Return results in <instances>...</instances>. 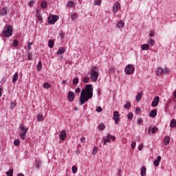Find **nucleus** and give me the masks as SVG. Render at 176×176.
<instances>
[{"instance_id":"1","label":"nucleus","mask_w":176,"mask_h":176,"mask_svg":"<svg viewBox=\"0 0 176 176\" xmlns=\"http://www.w3.org/2000/svg\"><path fill=\"white\" fill-rule=\"evenodd\" d=\"M91 98H93V85L91 84L87 85L81 91L80 96V105H83L87 102Z\"/></svg>"},{"instance_id":"2","label":"nucleus","mask_w":176,"mask_h":176,"mask_svg":"<svg viewBox=\"0 0 176 176\" xmlns=\"http://www.w3.org/2000/svg\"><path fill=\"white\" fill-rule=\"evenodd\" d=\"M19 135L21 140H25V138H27V133H28V128L25 127L23 124H21L19 126Z\"/></svg>"},{"instance_id":"3","label":"nucleus","mask_w":176,"mask_h":176,"mask_svg":"<svg viewBox=\"0 0 176 176\" xmlns=\"http://www.w3.org/2000/svg\"><path fill=\"white\" fill-rule=\"evenodd\" d=\"M3 35L5 38H9V36L13 35V28H12V25H8L3 28Z\"/></svg>"},{"instance_id":"4","label":"nucleus","mask_w":176,"mask_h":176,"mask_svg":"<svg viewBox=\"0 0 176 176\" xmlns=\"http://www.w3.org/2000/svg\"><path fill=\"white\" fill-rule=\"evenodd\" d=\"M111 140L113 141V142H115L116 140V137L111 135V133H107V136H104L102 138L104 145H107L108 143L111 142Z\"/></svg>"},{"instance_id":"5","label":"nucleus","mask_w":176,"mask_h":176,"mask_svg":"<svg viewBox=\"0 0 176 176\" xmlns=\"http://www.w3.org/2000/svg\"><path fill=\"white\" fill-rule=\"evenodd\" d=\"M135 69L134 68V66H133V65H127L125 67L124 72L126 75H131L132 74H134Z\"/></svg>"},{"instance_id":"6","label":"nucleus","mask_w":176,"mask_h":176,"mask_svg":"<svg viewBox=\"0 0 176 176\" xmlns=\"http://www.w3.org/2000/svg\"><path fill=\"white\" fill-rule=\"evenodd\" d=\"M98 72L96 70H91L90 78L94 82H97V80L98 79Z\"/></svg>"},{"instance_id":"7","label":"nucleus","mask_w":176,"mask_h":176,"mask_svg":"<svg viewBox=\"0 0 176 176\" xmlns=\"http://www.w3.org/2000/svg\"><path fill=\"white\" fill-rule=\"evenodd\" d=\"M58 19L59 17L57 15H50V17H48V23L49 24H54Z\"/></svg>"},{"instance_id":"8","label":"nucleus","mask_w":176,"mask_h":176,"mask_svg":"<svg viewBox=\"0 0 176 176\" xmlns=\"http://www.w3.org/2000/svg\"><path fill=\"white\" fill-rule=\"evenodd\" d=\"M159 101H160V98H159V96H155L151 103V107H153V108L157 107V105H159Z\"/></svg>"},{"instance_id":"9","label":"nucleus","mask_w":176,"mask_h":176,"mask_svg":"<svg viewBox=\"0 0 176 176\" xmlns=\"http://www.w3.org/2000/svg\"><path fill=\"white\" fill-rule=\"evenodd\" d=\"M67 99L69 100V101L72 102V101H74V100L75 99V93L71 91H69L67 94Z\"/></svg>"},{"instance_id":"10","label":"nucleus","mask_w":176,"mask_h":176,"mask_svg":"<svg viewBox=\"0 0 176 176\" xmlns=\"http://www.w3.org/2000/svg\"><path fill=\"white\" fill-rule=\"evenodd\" d=\"M119 9H120V3L116 2L113 7V13H118V10H119Z\"/></svg>"},{"instance_id":"11","label":"nucleus","mask_w":176,"mask_h":176,"mask_svg":"<svg viewBox=\"0 0 176 176\" xmlns=\"http://www.w3.org/2000/svg\"><path fill=\"white\" fill-rule=\"evenodd\" d=\"M59 138L61 141H64L67 138V132L65 131H62L59 135Z\"/></svg>"},{"instance_id":"12","label":"nucleus","mask_w":176,"mask_h":176,"mask_svg":"<svg viewBox=\"0 0 176 176\" xmlns=\"http://www.w3.org/2000/svg\"><path fill=\"white\" fill-rule=\"evenodd\" d=\"M163 74H167V69L158 68L157 69V75H163Z\"/></svg>"},{"instance_id":"13","label":"nucleus","mask_w":176,"mask_h":176,"mask_svg":"<svg viewBox=\"0 0 176 176\" xmlns=\"http://www.w3.org/2000/svg\"><path fill=\"white\" fill-rule=\"evenodd\" d=\"M9 11L8 10V8H3L0 10V15L1 16H5L6 15Z\"/></svg>"},{"instance_id":"14","label":"nucleus","mask_w":176,"mask_h":176,"mask_svg":"<svg viewBox=\"0 0 176 176\" xmlns=\"http://www.w3.org/2000/svg\"><path fill=\"white\" fill-rule=\"evenodd\" d=\"M160 160H162V156L158 155L157 157V160H155L153 162L154 166H155V167H157V166H159V163H160Z\"/></svg>"},{"instance_id":"15","label":"nucleus","mask_w":176,"mask_h":176,"mask_svg":"<svg viewBox=\"0 0 176 176\" xmlns=\"http://www.w3.org/2000/svg\"><path fill=\"white\" fill-rule=\"evenodd\" d=\"M156 115H157V110L156 109L152 110L149 114L150 117L153 118H156Z\"/></svg>"},{"instance_id":"16","label":"nucleus","mask_w":176,"mask_h":176,"mask_svg":"<svg viewBox=\"0 0 176 176\" xmlns=\"http://www.w3.org/2000/svg\"><path fill=\"white\" fill-rule=\"evenodd\" d=\"M141 98H142V94L139 92L135 97V101H137V102H140V101H141Z\"/></svg>"},{"instance_id":"17","label":"nucleus","mask_w":176,"mask_h":176,"mask_svg":"<svg viewBox=\"0 0 176 176\" xmlns=\"http://www.w3.org/2000/svg\"><path fill=\"white\" fill-rule=\"evenodd\" d=\"M140 171L141 176L146 175V168H145V166L142 167Z\"/></svg>"},{"instance_id":"18","label":"nucleus","mask_w":176,"mask_h":176,"mask_svg":"<svg viewBox=\"0 0 176 176\" xmlns=\"http://www.w3.org/2000/svg\"><path fill=\"white\" fill-rule=\"evenodd\" d=\"M63 53H65V49L64 47H60L57 51L56 54H63Z\"/></svg>"},{"instance_id":"19","label":"nucleus","mask_w":176,"mask_h":176,"mask_svg":"<svg viewBox=\"0 0 176 176\" xmlns=\"http://www.w3.org/2000/svg\"><path fill=\"white\" fill-rule=\"evenodd\" d=\"M140 47L142 50H149V44H142Z\"/></svg>"},{"instance_id":"20","label":"nucleus","mask_w":176,"mask_h":176,"mask_svg":"<svg viewBox=\"0 0 176 176\" xmlns=\"http://www.w3.org/2000/svg\"><path fill=\"white\" fill-rule=\"evenodd\" d=\"M118 28H123L124 27V21H120L118 24H117Z\"/></svg>"},{"instance_id":"21","label":"nucleus","mask_w":176,"mask_h":176,"mask_svg":"<svg viewBox=\"0 0 176 176\" xmlns=\"http://www.w3.org/2000/svg\"><path fill=\"white\" fill-rule=\"evenodd\" d=\"M164 145H168L170 144V137L166 136L164 140Z\"/></svg>"},{"instance_id":"22","label":"nucleus","mask_w":176,"mask_h":176,"mask_svg":"<svg viewBox=\"0 0 176 176\" xmlns=\"http://www.w3.org/2000/svg\"><path fill=\"white\" fill-rule=\"evenodd\" d=\"M48 46L50 49H53L54 46V41L52 39L49 40Z\"/></svg>"},{"instance_id":"23","label":"nucleus","mask_w":176,"mask_h":176,"mask_svg":"<svg viewBox=\"0 0 176 176\" xmlns=\"http://www.w3.org/2000/svg\"><path fill=\"white\" fill-rule=\"evenodd\" d=\"M17 79H19V73H15L12 78V82L16 83V82H17Z\"/></svg>"},{"instance_id":"24","label":"nucleus","mask_w":176,"mask_h":176,"mask_svg":"<svg viewBox=\"0 0 176 176\" xmlns=\"http://www.w3.org/2000/svg\"><path fill=\"white\" fill-rule=\"evenodd\" d=\"M43 115L42 114H38L37 116V120L38 122H43L44 120Z\"/></svg>"},{"instance_id":"25","label":"nucleus","mask_w":176,"mask_h":176,"mask_svg":"<svg viewBox=\"0 0 176 176\" xmlns=\"http://www.w3.org/2000/svg\"><path fill=\"white\" fill-rule=\"evenodd\" d=\"M170 126L173 129H175V127H176V120H175V119L171 120V121H170Z\"/></svg>"},{"instance_id":"26","label":"nucleus","mask_w":176,"mask_h":176,"mask_svg":"<svg viewBox=\"0 0 176 176\" xmlns=\"http://www.w3.org/2000/svg\"><path fill=\"white\" fill-rule=\"evenodd\" d=\"M147 42L149 45H151V46L155 45V40L153 38H149Z\"/></svg>"},{"instance_id":"27","label":"nucleus","mask_w":176,"mask_h":176,"mask_svg":"<svg viewBox=\"0 0 176 176\" xmlns=\"http://www.w3.org/2000/svg\"><path fill=\"white\" fill-rule=\"evenodd\" d=\"M41 6L43 9H46V8H47V3H46V1H42Z\"/></svg>"},{"instance_id":"28","label":"nucleus","mask_w":176,"mask_h":176,"mask_svg":"<svg viewBox=\"0 0 176 176\" xmlns=\"http://www.w3.org/2000/svg\"><path fill=\"white\" fill-rule=\"evenodd\" d=\"M98 129L99 130H101V131L105 130V124H104L103 123L100 124L98 125Z\"/></svg>"},{"instance_id":"29","label":"nucleus","mask_w":176,"mask_h":176,"mask_svg":"<svg viewBox=\"0 0 176 176\" xmlns=\"http://www.w3.org/2000/svg\"><path fill=\"white\" fill-rule=\"evenodd\" d=\"M37 18L38 21H42V16H41V12H39V10H37Z\"/></svg>"},{"instance_id":"30","label":"nucleus","mask_w":176,"mask_h":176,"mask_svg":"<svg viewBox=\"0 0 176 176\" xmlns=\"http://www.w3.org/2000/svg\"><path fill=\"white\" fill-rule=\"evenodd\" d=\"M102 0H95L94 1V6H100V5H101V2Z\"/></svg>"},{"instance_id":"31","label":"nucleus","mask_w":176,"mask_h":176,"mask_svg":"<svg viewBox=\"0 0 176 176\" xmlns=\"http://www.w3.org/2000/svg\"><path fill=\"white\" fill-rule=\"evenodd\" d=\"M10 104H11V105H10V109H13L15 107H16V105H17V103H16V102H14L13 101H12L11 102H10Z\"/></svg>"},{"instance_id":"32","label":"nucleus","mask_w":176,"mask_h":176,"mask_svg":"<svg viewBox=\"0 0 176 176\" xmlns=\"http://www.w3.org/2000/svg\"><path fill=\"white\" fill-rule=\"evenodd\" d=\"M7 176H13V169H10L9 171L6 172Z\"/></svg>"},{"instance_id":"33","label":"nucleus","mask_w":176,"mask_h":176,"mask_svg":"<svg viewBox=\"0 0 176 176\" xmlns=\"http://www.w3.org/2000/svg\"><path fill=\"white\" fill-rule=\"evenodd\" d=\"M74 5H75V2L70 1L67 3V6L69 8H73Z\"/></svg>"},{"instance_id":"34","label":"nucleus","mask_w":176,"mask_h":176,"mask_svg":"<svg viewBox=\"0 0 176 176\" xmlns=\"http://www.w3.org/2000/svg\"><path fill=\"white\" fill-rule=\"evenodd\" d=\"M43 87H44V89H49V88L52 87V85H50V84H49L48 82H45L43 85Z\"/></svg>"},{"instance_id":"35","label":"nucleus","mask_w":176,"mask_h":176,"mask_svg":"<svg viewBox=\"0 0 176 176\" xmlns=\"http://www.w3.org/2000/svg\"><path fill=\"white\" fill-rule=\"evenodd\" d=\"M77 171H78V168L76 167V166H72L73 174H76Z\"/></svg>"},{"instance_id":"36","label":"nucleus","mask_w":176,"mask_h":176,"mask_svg":"<svg viewBox=\"0 0 176 176\" xmlns=\"http://www.w3.org/2000/svg\"><path fill=\"white\" fill-rule=\"evenodd\" d=\"M79 83V78H76L73 80V85H76Z\"/></svg>"},{"instance_id":"37","label":"nucleus","mask_w":176,"mask_h":176,"mask_svg":"<svg viewBox=\"0 0 176 176\" xmlns=\"http://www.w3.org/2000/svg\"><path fill=\"white\" fill-rule=\"evenodd\" d=\"M113 120H115L116 124H118L119 122H120V118L117 117V118H113Z\"/></svg>"},{"instance_id":"38","label":"nucleus","mask_w":176,"mask_h":176,"mask_svg":"<svg viewBox=\"0 0 176 176\" xmlns=\"http://www.w3.org/2000/svg\"><path fill=\"white\" fill-rule=\"evenodd\" d=\"M130 107H131V104H130L129 102H126V103L124 106V107L126 108V109L130 108Z\"/></svg>"},{"instance_id":"39","label":"nucleus","mask_w":176,"mask_h":176,"mask_svg":"<svg viewBox=\"0 0 176 176\" xmlns=\"http://www.w3.org/2000/svg\"><path fill=\"white\" fill-rule=\"evenodd\" d=\"M59 36H60V39H63L65 37V33L60 32L59 33Z\"/></svg>"},{"instance_id":"40","label":"nucleus","mask_w":176,"mask_h":176,"mask_svg":"<svg viewBox=\"0 0 176 176\" xmlns=\"http://www.w3.org/2000/svg\"><path fill=\"white\" fill-rule=\"evenodd\" d=\"M89 80H90V78L89 77H85L82 79L84 83H89Z\"/></svg>"},{"instance_id":"41","label":"nucleus","mask_w":176,"mask_h":176,"mask_svg":"<svg viewBox=\"0 0 176 176\" xmlns=\"http://www.w3.org/2000/svg\"><path fill=\"white\" fill-rule=\"evenodd\" d=\"M133 113H129L127 116L129 120H131V119H133Z\"/></svg>"},{"instance_id":"42","label":"nucleus","mask_w":176,"mask_h":176,"mask_svg":"<svg viewBox=\"0 0 176 176\" xmlns=\"http://www.w3.org/2000/svg\"><path fill=\"white\" fill-rule=\"evenodd\" d=\"M41 68H42V63L39 61L37 66V71H41Z\"/></svg>"},{"instance_id":"43","label":"nucleus","mask_w":176,"mask_h":176,"mask_svg":"<svg viewBox=\"0 0 176 176\" xmlns=\"http://www.w3.org/2000/svg\"><path fill=\"white\" fill-rule=\"evenodd\" d=\"M35 166H36V167L37 168H39V167H41V162H39V161H36Z\"/></svg>"},{"instance_id":"44","label":"nucleus","mask_w":176,"mask_h":176,"mask_svg":"<svg viewBox=\"0 0 176 176\" xmlns=\"http://www.w3.org/2000/svg\"><path fill=\"white\" fill-rule=\"evenodd\" d=\"M14 145H15V146H19V145H20V141H19V140H15L14 141Z\"/></svg>"},{"instance_id":"45","label":"nucleus","mask_w":176,"mask_h":176,"mask_svg":"<svg viewBox=\"0 0 176 176\" xmlns=\"http://www.w3.org/2000/svg\"><path fill=\"white\" fill-rule=\"evenodd\" d=\"M119 116H120V115H119V112L116 111L113 112V118H119Z\"/></svg>"},{"instance_id":"46","label":"nucleus","mask_w":176,"mask_h":176,"mask_svg":"<svg viewBox=\"0 0 176 176\" xmlns=\"http://www.w3.org/2000/svg\"><path fill=\"white\" fill-rule=\"evenodd\" d=\"M72 17V20H76V19H78V15L76 14H73L71 16Z\"/></svg>"},{"instance_id":"47","label":"nucleus","mask_w":176,"mask_h":176,"mask_svg":"<svg viewBox=\"0 0 176 176\" xmlns=\"http://www.w3.org/2000/svg\"><path fill=\"white\" fill-rule=\"evenodd\" d=\"M136 145H137V142H132V143H131V149H135Z\"/></svg>"},{"instance_id":"48","label":"nucleus","mask_w":176,"mask_h":176,"mask_svg":"<svg viewBox=\"0 0 176 176\" xmlns=\"http://www.w3.org/2000/svg\"><path fill=\"white\" fill-rule=\"evenodd\" d=\"M13 45H14V47H17V46H19V41H17V40H14Z\"/></svg>"},{"instance_id":"49","label":"nucleus","mask_w":176,"mask_h":176,"mask_svg":"<svg viewBox=\"0 0 176 176\" xmlns=\"http://www.w3.org/2000/svg\"><path fill=\"white\" fill-rule=\"evenodd\" d=\"M109 74H115V67H111L110 68Z\"/></svg>"},{"instance_id":"50","label":"nucleus","mask_w":176,"mask_h":176,"mask_svg":"<svg viewBox=\"0 0 176 176\" xmlns=\"http://www.w3.org/2000/svg\"><path fill=\"white\" fill-rule=\"evenodd\" d=\"M156 131H157V127L154 126V127L151 129V133H153V134H155V133H156Z\"/></svg>"},{"instance_id":"51","label":"nucleus","mask_w":176,"mask_h":176,"mask_svg":"<svg viewBox=\"0 0 176 176\" xmlns=\"http://www.w3.org/2000/svg\"><path fill=\"white\" fill-rule=\"evenodd\" d=\"M136 113H141V109L140 107H137L135 109Z\"/></svg>"},{"instance_id":"52","label":"nucleus","mask_w":176,"mask_h":176,"mask_svg":"<svg viewBox=\"0 0 176 176\" xmlns=\"http://www.w3.org/2000/svg\"><path fill=\"white\" fill-rule=\"evenodd\" d=\"M96 111H97V112H102V108L99 106V107L96 109Z\"/></svg>"},{"instance_id":"53","label":"nucleus","mask_w":176,"mask_h":176,"mask_svg":"<svg viewBox=\"0 0 176 176\" xmlns=\"http://www.w3.org/2000/svg\"><path fill=\"white\" fill-rule=\"evenodd\" d=\"M75 93H76L77 94H79V93H80V88L77 87V88L75 89Z\"/></svg>"},{"instance_id":"54","label":"nucleus","mask_w":176,"mask_h":176,"mask_svg":"<svg viewBox=\"0 0 176 176\" xmlns=\"http://www.w3.org/2000/svg\"><path fill=\"white\" fill-rule=\"evenodd\" d=\"M34 3H35V1L34 0L30 1L29 3V6H30V8H32V5H34Z\"/></svg>"},{"instance_id":"55","label":"nucleus","mask_w":176,"mask_h":176,"mask_svg":"<svg viewBox=\"0 0 176 176\" xmlns=\"http://www.w3.org/2000/svg\"><path fill=\"white\" fill-rule=\"evenodd\" d=\"M28 57L29 60H32V54L28 53Z\"/></svg>"},{"instance_id":"56","label":"nucleus","mask_w":176,"mask_h":176,"mask_svg":"<svg viewBox=\"0 0 176 176\" xmlns=\"http://www.w3.org/2000/svg\"><path fill=\"white\" fill-rule=\"evenodd\" d=\"M143 120L142 119L140 118L138 120V124H142L143 123Z\"/></svg>"},{"instance_id":"57","label":"nucleus","mask_w":176,"mask_h":176,"mask_svg":"<svg viewBox=\"0 0 176 176\" xmlns=\"http://www.w3.org/2000/svg\"><path fill=\"white\" fill-rule=\"evenodd\" d=\"M143 148H144V144H140V145L138 146V150H139V151H142Z\"/></svg>"},{"instance_id":"58","label":"nucleus","mask_w":176,"mask_h":176,"mask_svg":"<svg viewBox=\"0 0 176 176\" xmlns=\"http://www.w3.org/2000/svg\"><path fill=\"white\" fill-rule=\"evenodd\" d=\"M85 141H86V138L82 137V138H80V142H85Z\"/></svg>"},{"instance_id":"59","label":"nucleus","mask_w":176,"mask_h":176,"mask_svg":"<svg viewBox=\"0 0 176 176\" xmlns=\"http://www.w3.org/2000/svg\"><path fill=\"white\" fill-rule=\"evenodd\" d=\"M93 155H94V153H97V147H94L93 149Z\"/></svg>"},{"instance_id":"60","label":"nucleus","mask_w":176,"mask_h":176,"mask_svg":"<svg viewBox=\"0 0 176 176\" xmlns=\"http://www.w3.org/2000/svg\"><path fill=\"white\" fill-rule=\"evenodd\" d=\"M153 35H155V32L151 31V32H150V34H149V36L152 37V36H153Z\"/></svg>"},{"instance_id":"61","label":"nucleus","mask_w":176,"mask_h":176,"mask_svg":"<svg viewBox=\"0 0 176 176\" xmlns=\"http://www.w3.org/2000/svg\"><path fill=\"white\" fill-rule=\"evenodd\" d=\"M97 69V67L94 66L92 69L91 71H96Z\"/></svg>"},{"instance_id":"62","label":"nucleus","mask_w":176,"mask_h":176,"mask_svg":"<svg viewBox=\"0 0 176 176\" xmlns=\"http://www.w3.org/2000/svg\"><path fill=\"white\" fill-rule=\"evenodd\" d=\"M120 173H122V170L119 169V170H118V175H119V176L121 175H120Z\"/></svg>"},{"instance_id":"63","label":"nucleus","mask_w":176,"mask_h":176,"mask_svg":"<svg viewBox=\"0 0 176 176\" xmlns=\"http://www.w3.org/2000/svg\"><path fill=\"white\" fill-rule=\"evenodd\" d=\"M32 45V43H30V42H29L28 43V46H29V47H31V45Z\"/></svg>"},{"instance_id":"64","label":"nucleus","mask_w":176,"mask_h":176,"mask_svg":"<svg viewBox=\"0 0 176 176\" xmlns=\"http://www.w3.org/2000/svg\"><path fill=\"white\" fill-rule=\"evenodd\" d=\"M17 176H24V174H23V173H19Z\"/></svg>"}]
</instances>
